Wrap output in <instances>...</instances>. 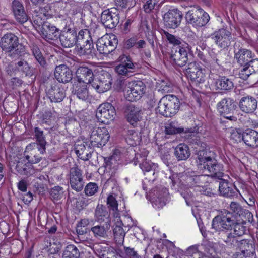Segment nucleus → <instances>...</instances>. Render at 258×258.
<instances>
[{
    "label": "nucleus",
    "mask_w": 258,
    "mask_h": 258,
    "mask_svg": "<svg viewBox=\"0 0 258 258\" xmlns=\"http://www.w3.org/2000/svg\"><path fill=\"white\" fill-rule=\"evenodd\" d=\"M253 57L252 52L248 49L240 48L235 53L234 58L241 66L247 65Z\"/></svg>",
    "instance_id": "c85d7f7f"
},
{
    "label": "nucleus",
    "mask_w": 258,
    "mask_h": 258,
    "mask_svg": "<svg viewBox=\"0 0 258 258\" xmlns=\"http://www.w3.org/2000/svg\"><path fill=\"white\" fill-rule=\"evenodd\" d=\"M213 84L216 90L221 91H230L234 87L233 81L226 76H219L214 79Z\"/></svg>",
    "instance_id": "cd10ccee"
},
{
    "label": "nucleus",
    "mask_w": 258,
    "mask_h": 258,
    "mask_svg": "<svg viewBox=\"0 0 258 258\" xmlns=\"http://www.w3.org/2000/svg\"><path fill=\"white\" fill-rule=\"evenodd\" d=\"M240 110L246 113H252L256 109L257 101L255 98L250 96L243 97L239 101Z\"/></svg>",
    "instance_id": "b1692460"
},
{
    "label": "nucleus",
    "mask_w": 258,
    "mask_h": 258,
    "mask_svg": "<svg viewBox=\"0 0 258 258\" xmlns=\"http://www.w3.org/2000/svg\"><path fill=\"white\" fill-rule=\"evenodd\" d=\"M63 258H79L80 252L74 245L67 246L63 252Z\"/></svg>",
    "instance_id": "37998d69"
},
{
    "label": "nucleus",
    "mask_w": 258,
    "mask_h": 258,
    "mask_svg": "<svg viewBox=\"0 0 258 258\" xmlns=\"http://www.w3.org/2000/svg\"><path fill=\"white\" fill-rule=\"evenodd\" d=\"M117 61L119 64L115 67V71L119 75L130 77L137 70V64L133 62L129 56L122 54L118 58Z\"/></svg>",
    "instance_id": "423d86ee"
},
{
    "label": "nucleus",
    "mask_w": 258,
    "mask_h": 258,
    "mask_svg": "<svg viewBox=\"0 0 258 258\" xmlns=\"http://www.w3.org/2000/svg\"><path fill=\"white\" fill-rule=\"evenodd\" d=\"M0 47L6 53L12 52L11 55L20 57L25 54V46L20 43L18 37L12 33H7L1 38Z\"/></svg>",
    "instance_id": "f03ea898"
},
{
    "label": "nucleus",
    "mask_w": 258,
    "mask_h": 258,
    "mask_svg": "<svg viewBox=\"0 0 258 258\" xmlns=\"http://www.w3.org/2000/svg\"><path fill=\"white\" fill-rule=\"evenodd\" d=\"M92 152V148L83 143L77 144L75 146L76 154L80 159L83 160H88L91 158Z\"/></svg>",
    "instance_id": "c756f323"
},
{
    "label": "nucleus",
    "mask_w": 258,
    "mask_h": 258,
    "mask_svg": "<svg viewBox=\"0 0 258 258\" xmlns=\"http://www.w3.org/2000/svg\"><path fill=\"white\" fill-rule=\"evenodd\" d=\"M198 169L203 173L210 174L211 178L220 180L219 191L220 194L227 198L237 196L238 190L232 183L223 179L224 174L221 165L215 158L213 152L209 150H200L198 152L196 159Z\"/></svg>",
    "instance_id": "f257e3e1"
},
{
    "label": "nucleus",
    "mask_w": 258,
    "mask_h": 258,
    "mask_svg": "<svg viewBox=\"0 0 258 258\" xmlns=\"http://www.w3.org/2000/svg\"><path fill=\"white\" fill-rule=\"evenodd\" d=\"M247 65L252 73H258V59H252Z\"/></svg>",
    "instance_id": "774afa93"
},
{
    "label": "nucleus",
    "mask_w": 258,
    "mask_h": 258,
    "mask_svg": "<svg viewBox=\"0 0 258 258\" xmlns=\"http://www.w3.org/2000/svg\"><path fill=\"white\" fill-rule=\"evenodd\" d=\"M113 234L116 243L118 244H123L125 232L120 225L115 226L113 229Z\"/></svg>",
    "instance_id": "a18cd8bd"
},
{
    "label": "nucleus",
    "mask_w": 258,
    "mask_h": 258,
    "mask_svg": "<svg viewBox=\"0 0 258 258\" xmlns=\"http://www.w3.org/2000/svg\"><path fill=\"white\" fill-rule=\"evenodd\" d=\"M55 79L60 83H67L73 79L72 70L66 64L57 66L54 71Z\"/></svg>",
    "instance_id": "4be33fe9"
},
{
    "label": "nucleus",
    "mask_w": 258,
    "mask_h": 258,
    "mask_svg": "<svg viewBox=\"0 0 258 258\" xmlns=\"http://www.w3.org/2000/svg\"><path fill=\"white\" fill-rule=\"evenodd\" d=\"M110 138L106 127H94L90 135V142L93 147H101L104 146Z\"/></svg>",
    "instance_id": "9d476101"
},
{
    "label": "nucleus",
    "mask_w": 258,
    "mask_h": 258,
    "mask_svg": "<svg viewBox=\"0 0 258 258\" xmlns=\"http://www.w3.org/2000/svg\"><path fill=\"white\" fill-rule=\"evenodd\" d=\"M199 67L196 64L195 62H190L188 64L187 68L185 69L186 75L190 78L192 77L193 74L196 73V72L199 69Z\"/></svg>",
    "instance_id": "bf43d9fd"
},
{
    "label": "nucleus",
    "mask_w": 258,
    "mask_h": 258,
    "mask_svg": "<svg viewBox=\"0 0 258 258\" xmlns=\"http://www.w3.org/2000/svg\"><path fill=\"white\" fill-rule=\"evenodd\" d=\"M235 108V102L230 98H224L217 104V109L220 115L233 121H236L237 119V117L233 115Z\"/></svg>",
    "instance_id": "6e6552de"
},
{
    "label": "nucleus",
    "mask_w": 258,
    "mask_h": 258,
    "mask_svg": "<svg viewBox=\"0 0 258 258\" xmlns=\"http://www.w3.org/2000/svg\"><path fill=\"white\" fill-rule=\"evenodd\" d=\"M101 21L105 27L109 29L115 28L119 22V15L117 10H106L101 16Z\"/></svg>",
    "instance_id": "dca6fc26"
},
{
    "label": "nucleus",
    "mask_w": 258,
    "mask_h": 258,
    "mask_svg": "<svg viewBox=\"0 0 258 258\" xmlns=\"http://www.w3.org/2000/svg\"><path fill=\"white\" fill-rule=\"evenodd\" d=\"M219 238L225 242L226 245L231 247L237 246L238 240L237 237L232 233L224 230H221L219 233Z\"/></svg>",
    "instance_id": "7c9ffc66"
},
{
    "label": "nucleus",
    "mask_w": 258,
    "mask_h": 258,
    "mask_svg": "<svg viewBox=\"0 0 258 258\" xmlns=\"http://www.w3.org/2000/svg\"><path fill=\"white\" fill-rule=\"evenodd\" d=\"M107 203L109 207L114 211L118 210V203L115 198L112 196L110 195L107 199Z\"/></svg>",
    "instance_id": "e2e57ef3"
},
{
    "label": "nucleus",
    "mask_w": 258,
    "mask_h": 258,
    "mask_svg": "<svg viewBox=\"0 0 258 258\" xmlns=\"http://www.w3.org/2000/svg\"><path fill=\"white\" fill-rule=\"evenodd\" d=\"M32 164L29 162L27 164H23L22 162L18 161L15 169L20 174L30 176L35 175L38 172Z\"/></svg>",
    "instance_id": "2f4dec72"
},
{
    "label": "nucleus",
    "mask_w": 258,
    "mask_h": 258,
    "mask_svg": "<svg viewBox=\"0 0 258 258\" xmlns=\"http://www.w3.org/2000/svg\"><path fill=\"white\" fill-rule=\"evenodd\" d=\"M125 140L128 145L135 146L140 143L141 136L134 130H129L126 135Z\"/></svg>",
    "instance_id": "c03bdc74"
},
{
    "label": "nucleus",
    "mask_w": 258,
    "mask_h": 258,
    "mask_svg": "<svg viewBox=\"0 0 258 258\" xmlns=\"http://www.w3.org/2000/svg\"><path fill=\"white\" fill-rule=\"evenodd\" d=\"M123 249L124 252L122 253V255H121L122 257L124 256L126 258H142L134 248L124 246Z\"/></svg>",
    "instance_id": "3c124183"
},
{
    "label": "nucleus",
    "mask_w": 258,
    "mask_h": 258,
    "mask_svg": "<svg viewBox=\"0 0 258 258\" xmlns=\"http://www.w3.org/2000/svg\"><path fill=\"white\" fill-rule=\"evenodd\" d=\"M166 37L169 43L174 46H182L183 44H186L178 37L175 36L167 32H164Z\"/></svg>",
    "instance_id": "09e8293b"
},
{
    "label": "nucleus",
    "mask_w": 258,
    "mask_h": 258,
    "mask_svg": "<svg viewBox=\"0 0 258 258\" xmlns=\"http://www.w3.org/2000/svg\"><path fill=\"white\" fill-rule=\"evenodd\" d=\"M15 68L26 76H32L33 75L32 68L25 59H21L17 62L15 64Z\"/></svg>",
    "instance_id": "a19ab883"
},
{
    "label": "nucleus",
    "mask_w": 258,
    "mask_h": 258,
    "mask_svg": "<svg viewBox=\"0 0 258 258\" xmlns=\"http://www.w3.org/2000/svg\"><path fill=\"white\" fill-rule=\"evenodd\" d=\"M118 45V39L114 34H106L97 41L96 46L100 54L108 55L114 51Z\"/></svg>",
    "instance_id": "39448f33"
},
{
    "label": "nucleus",
    "mask_w": 258,
    "mask_h": 258,
    "mask_svg": "<svg viewBox=\"0 0 258 258\" xmlns=\"http://www.w3.org/2000/svg\"><path fill=\"white\" fill-rule=\"evenodd\" d=\"M36 150H32L30 153L31 155H26L25 156L26 159L29 161V163L36 164L39 163L42 159V157L39 156L37 154Z\"/></svg>",
    "instance_id": "864d4df0"
},
{
    "label": "nucleus",
    "mask_w": 258,
    "mask_h": 258,
    "mask_svg": "<svg viewBox=\"0 0 258 258\" xmlns=\"http://www.w3.org/2000/svg\"><path fill=\"white\" fill-rule=\"evenodd\" d=\"M126 91V98L130 101H136L140 99L145 93L146 85L141 81H134L128 83Z\"/></svg>",
    "instance_id": "2eb2a0df"
},
{
    "label": "nucleus",
    "mask_w": 258,
    "mask_h": 258,
    "mask_svg": "<svg viewBox=\"0 0 258 258\" xmlns=\"http://www.w3.org/2000/svg\"><path fill=\"white\" fill-rule=\"evenodd\" d=\"M11 10L15 19L23 24L28 20V17L23 3L19 0H14L11 3Z\"/></svg>",
    "instance_id": "412c9836"
},
{
    "label": "nucleus",
    "mask_w": 258,
    "mask_h": 258,
    "mask_svg": "<svg viewBox=\"0 0 258 258\" xmlns=\"http://www.w3.org/2000/svg\"><path fill=\"white\" fill-rule=\"evenodd\" d=\"M174 155L178 161L186 160L190 155L188 146L184 143L179 144L174 149Z\"/></svg>",
    "instance_id": "72a5a7b5"
},
{
    "label": "nucleus",
    "mask_w": 258,
    "mask_h": 258,
    "mask_svg": "<svg viewBox=\"0 0 258 258\" xmlns=\"http://www.w3.org/2000/svg\"><path fill=\"white\" fill-rule=\"evenodd\" d=\"M116 115L114 107L109 103H104L99 105L96 111V117L98 122L108 123V120H113Z\"/></svg>",
    "instance_id": "9b49d317"
},
{
    "label": "nucleus",
    "mask_w": 258,
    "mask_h": 258,
    "mask_svg": "<svg viewBox=\"0 0 258 258\" xmlns=\"http://www.w3.org/2000/svg\"><path fill=\"white\" fill-rule=\"evenodd\" d=\"M211 38L216 45L222 49L228 48L230 46L232 39L231 33L224 28L215 31L211 35Z\"/></svg>",
    "instance_id": "f8f14e48"
},
{
    "label": "nucleus",
    "mask_w": 258,
    "mask_h": 258,
    "mask_svg": "<svg viewBox=\"0 0 258 258\" xmlns=\"http://www.w3.org/2000/svg\"><path fill=\"white\" fill-rule=\"evenodd\" d=\"M112 79L109 73L102 71L92 82V86L99 93L109 90L111 87Z\"/></svg>",
    "instance_id": "4468645a"
},
{
    "label": "nucleus",
    "mask_w": 258,
    "mask_h": 258,
    "mask_svg": "<svg viewBox=\"0 0 258 258\" xmlns=\"http://www.w3.org/2000/svg\"><path fill=\"white\" fill-rule=\"evenodd\" d=\"M62 46L69 48L76 44L77 33L73 30L68 29L63 31L58 37Z\"/></svg>",
    "instance_id": "a878e982"
},
{
    "label": "nucleus",
    "mask_w": 258,
    "mask_h": 258,
    "mask_svg": "<svg viewBox=\"0 0 258 258\" xmlns=\"http://www.w3.org/2000/svg\"><path fill=\"white\" fill-rule=\"evenodd\" d=\"M115 159L113 156L104 159V166L106 170L114 168L115 166H112V165L115 164Z\"/></svg>",
    "instance_id": "338daca9"
},
{
    "label": "nucleus",
    "mask_w": 258,
    "mask_h": 258,
    "mask_svg": "<svg viewBox=\"0 0 258 258\" xmlns=\"http://www.w3.org/2000/svg\"><path fill=\"white\" fill-rule=\"evenodd\" d=\"M196 73L193 74L192 77L190 79L192 81H196L198 83H202L205 81V75L203 73L201 69H199L196 72Z\"/></svg>",
    "instance_id": "13d9d810"
},
{
    "label": "nucleus",
    "mask_w": 258,
    "mask_h": 258,
    "mask_svg": "<svg viewBox=\"0 0 258 258\" xmlns=\"http://www.w3.org/2000/svg\"><path fill=\"white\" fill-rule=\"evenodd\" d=\"M63 194L64 191L62 187L58 186L52 188L50 191L51 199L56 201L62 199L64 196Z\"/></svg>",
    "instance_id": "8fccbe9b"
},
{
    "label": "nucleus",
    "mask_w": 258,
    "mask_h": 258,
    "mask_svg": "<svg viewBox=\"0 0 258 258\" xmlns=\"http://www.w3.org/2000/svg\"><path fill=\"white\" fill-rule=\"evenodd\" d=\"M153 194V206L156 208H162L166 204L168 199V192L163 187H157L152 191Z\"/></svg>",
    "instance_id": "aec40b11"
},
{
    "label": "nucleus",
    "mask_w": 258,
    "mask_h": 258,
    "mask_svg": "<svg viewBox=\"0 0 258 258\" xmlns=\"http://www.w3.org/2000/svg\"><path fill=\"white\" fill-rule=\"evenodd\" d=\"M76 74L78 83L92 84L94 80V74L92 70L85 66L79 67L76 72Z\"/></svg>",
    "instance_id": "5701e85b"
},
{
    "label": "nucleus",
    "mask_w": 258,
    "mask_h": 258,
    "mask_svg": "<svg viewBox=\"0 0 258 258\" xmlns=\"http://www.w3.org/2000/svg\"><path fill=\"white\" fill-rule=\"evenodd\" d=\"M94 217L95 220L100 223L105 221H108V223L109 222L108 220L109 214L107 211L106 208L102 204H98L96 207Z\"/></svg>",
    "instance_id": "c9c22d12"
},
{
    "label": "nucleus",
    "mask_w": 258,
    "mask_h": 258,
    "mask_svg": "<svg viewBox=\"0 0 258 258\" xmlns=\"http://www.w3.org/2000/svg\"><path fill=\"white\" fill-rule=\"evenodd\" d=\"M234 218L232 213L224 210L219 215L215 217L212 220V228L216 231L221 228L229 230L234 224Z\"/></svg>",
    "instance_id": "0eeeda50"
},
{
    "label": "nucleus",
    "mask_w": 258,
    "mask_h": 258,
    "mask_svg": "<svg viewBox=\"0 0 258 258\" xmlns=\"http://www.w3.org/2000/svg\"><path fill=\"white\" fill-rule=\"evenodd\" d=\"M242 140L247 146L252 148L258 147V132L254 130L248 129L243 132Z\"/></svg>",
    "instance_id": "bb28decb"
},
{
    "label": "nucleus",
    "mask_w": 258,
    "mask_h": 258,
    "mask_svg": "<svg viewBox=\"0 0 258 258\" xmlns=\"http://www.w3.org/2000/svg\"><path fill=\"white\" fill-rule=\"evenodd\" d=\"M230 209L232 211V212L239 216L242 215L244 211L245 210L238 203L234 202L231 203L230 205Z\"/></svg>",
    "instance_id": "6e6d98bb"
},
{
    "label": "nucleus",
    "mask_w": 258,
    "mask_h": 258,
    "mask_svg": "<svg viewBox=\"0 0 258 258\" xmlns=\"http://www.w3.org/2000/svg\"><path fill=\"white\" fill-rule=\"evenodd\" d=\"M237 246L241 249L242 252L246 253L247 254L255 252V246L252 241L247 239H243L238 241Z\"/></svg>",
    "instance_id": "79ce46f5"
},
{
    "label": "nucleus",
    "mask_w": 258,
    "mask_h": 258,
    "mask_svg": "<svg viewBox=\"0 0 258 258\" xmlns=\"http://www.w3.org/2000/svg\"><path fill=\"white\" fill-rule=\"evenodd\" d=\"M185 19L188 23L195 27H201L208 22L210 17L202 9L195 8L186 12Z\"/></svg>",
    "instance_id": "20e7f679"
},
{
    "label": "nucleus",
    "mask_w": 258,
    "mask_h": 258,
    "mask_svg": "<svg viewBox=\"0 0 258 258\" xmlns=\"http://www.w3.org/2000/svg\"><path fill=\"white\" fill-rule=\"evenodd\" d=\"M138 36H135L126 40L124 42V48L127 49H128L131 48L133 46H136V43H137V41L138 40Z\"/></svg>",
    "instance_id": "69168bd1"
},
{
    "label": "nucleus",
    "mask_w": 258,
    "mask_h": 258,
    "mask_svg": "<svg viewBox=\"0 0 258 258\" xmlns=\"http://www.w3.org/2000/svg\"><path fill=\"white\" fill-rule=\"evenodd\" d=\"M182 13L177 9L170 10L163 16L165 25L170 28H175L180 24Z\"/></svg>",
    "instance_id": "a211bd4d"
},
{
    "label": "nucleus",
    "mask_w": 258,
    "mask_h": 258,
    "mask_svg": "<svg viewBox=\"0 0 258 258\" xmlns=\"http://www.w3.org/2000/svg\"><path fill=\"white\" fill-rule=\"evenodd\" d=\"M33 21L37 25L42 26V33L46 39L53 40L58 38L60 34L58 29L54 26L51 25L50 23L43 22L41 19L39 22L38 19H36V18H34Z\"/></svg>",
    "instance_id": "6ab92c4d"
},
{
    "label": "nucleus",
    "mask_w": 258,
    "mask_h": 258,
    "mask_svg": "<svg viewBox=\"0 0 258 258\" xmlns=\"http://www.w3.org/2000/svg\"><path fill=\"white\" fill-rule=\"evenodd\" d=\"M234 229V234L236 236H241L244 235L246 230V227L243 223H236L233 225Z\"/></svg>",
    "instance_id": "5fc2aeb1"
},
{
    "label": "nucleus",
    "mask_w": 258,
    "mask_h": 258,
    "mask_svg": "<svg viewBox=\"0 0 258 258\" xmlns=\"http://www.w3.org/2000/svg\"><path fill=\"white\" fill-rule=\"evenodd\" d=\"M141 162L142 163H140V167L143 171L148 172L147 176H148L151 174L154 175L156 165L149 161H147L146 159L145 160L142 159Z\"/></svg>",
    "instance_id": "49530a36"
},
{
    "label": "nucleus",
    "mask_w": 258,
    "mask_h": 258,
    "mask_svg": "<svg viewBox=\"0 0 258 258\" xmlns=\"http://www.w3.org/2000/svg\"><path fill=\"white\" fill-rule=\"evenodd\" d=\"M46 95L51 102L59 103L66 97V92L63 87L56 85L46 91Z\"/></svg>",
    "instance_id": "393cba45"
},
{
    "label": "nucleus",
    "mask_w": 258,
    "mask_h": 258,
    "mask_svg": "<svg viewBox=\"0 0 258 258\" xmlns=\"http://www.w3.org/2000/svg\"><path fill=\"white\" fill-rule=\"evenodd\" d=\"M34 133L36 140L39 144L43 145V143H46L43 131L39 127H36L34 129Z\"/></svg>",
    "instance_id": "052dcab7"
},
{
    "label": "nucleus",
    "mask_w": 258,
    "mask_h": 258,
    "mask_svg": "<svg viewBox=\"0 0 258 258\" xmlns=\"http://www.w3.org/2000/svg\"><path fill=\"white\" fill-rule=\"evenodd\" d=\"M109 229V223L105 221V225H97L91 228L94 237L96 238H106L107 237V231Z\"/></svg>",
    "instance_id": "e433bc0d"
},
{
    "label": "nucleus",
    "mask_w": 258,
    "mask_h": 258,
    "mask_svg": "<svg viewBox=\"0 0 258 258\" xmlns=\"http://www.w3.org/2000/svg\"><path fill=\"white\" fill-rule=\"evenodd\" d=\"M180 105L179 100L175 95H165L160 99L156 111L163 116L171 117L177 112Z\"/></svg>",
    "instance_id": "7ed1b4c3"
},
{
    "label": "nucleus",
    "mask_w": 258,
    "mask_h": 258,
    "mask_svg": "<svg viewBox=\"0 0 258 258\" xmlns=\"http://www.w3.org/2000/svg\"><path fill=\"white\" fill-rule=\"evenodd\" d=\"M68 179L71 187L76 191H81L84 185L82 171L78 167H73L69 170Z\"/></svg>",
    "instance_id": "ddd939ff"
},
{
    "label": "nucleus",
    "mask_w": 258,
    "mask_h": 258,
    "mask_svg": "<svg viewBox=\"0 0 258 258\" xmlns=\"http://www.w3.org/2000/svg\"><path fill=\"white\" fill-rule=\"evenodd\" d=\"M200 249L201 250L200 255H201L202 258L212 257L216 253L213 244L208 241L205 242L200 245Z\"/></svg>",
    "instance_id": "ea45409f"
},
{
    "label": "nucleus",
    "mask_w": 258,
    "mask_h": 258,
    "mask_svg": "<svg viewBox=\"0 0 258 258\" xmlns=\"http://www.w3.org/2000/svg\"><path fill=\"white\" fill-rule=\"evenodd\" d=\"M157 2V0H147L143 6L144 11L146 13H150L154 9Z\"/></svg>",
    "instance_id": "680f3d73"
},
{
    "label": "nucleus",
    "mask_w": 258,
    "mask_h": 258,
    "mask_svg": "<svg viewBox=\"0 0 258 258\" xmlns=\"http://www.w3.org/2000/svg\"><path fill=\"white\" fill-rule=\"evenodd\" d=\"M243 66V68L239 71V76L241 79L246 80L252 73L251 72L250 69L248 65Z\"/></svg>",
    "instance_id": "4d7b16f0"
},
{
    "label": "nucleus",
    "mask_w": 258,
    "mask_h": 258,
    "mask_svg": "<svg viewBox=\"0 0 258 258\" xmlns=\"http://www.w3.org/2000/svg\"><path fill=\"white\" fill-rule=\"evenodd\" d=\"M88 84L78 83L74 88V95L81 100L88 101L91 96L87 88Z\"/></svg>",
    "instance_id": "473e14b6"
},
{
    "label": "nucleus",
    "mask_w": 258,
    "mask_h": 258,
    "mask_svg": "<svg viewBox=\"0 0 258 258\" xmlns=\"http://www.w3.org/2000/svg\"><path fill=\"white\" fill-rule=\"evenodd\" d=\"M209 176L211 177L210 174H209V175L203 174L194 175L187 178L186 179L187 183L190 186L203 187L207 183V179Z\"/></svg>",
    "instance_id": "58836bf2"
},
{
    "label": "nucleus",
    "mask_w": 258,
    "mask_h": 258,
    "mask_svg": "<svg viewBox=\"0 0 258 258\" xmlns=\"http://www.w3.org/2000/svg\"><path fill=\"white\" fill-rule=\"evenodd\" d=\"M192 130L186 129L179 126L178 122L176 121H172L166 124L165 128V133L166 135H173L176 134L192 133Z\"/></svg>",
    "instance_id": "f704fd0d"
},
{
    "label": "nucleus",
    "mask_w": 258,
    "mask_h": 258,
    "mask_svg": "<svg viewBox=\"0 0 258 258\" xmlns=\"http://www.w3.org/2000/svg\"><path fill=\"white\" fill-rule=\"evenodd\" d=\"M98 186L94 182H89L88 183L84 189L85 195L88 196L94 195L98 192Z\"/></svg>",
    "instance_id": "603ef678"
},
{
    "label": "nucleus",
    "mask_w": 258,
    "mask_h": 258,
    "mask_svg": "<svg viewBox=\"0 0 258 258\" xmlns=\"http://www.w3.org/2000/svg\"><path fill=\"white\" fill-rule=\"evenodd\" d=\"M190 49L191 46L185 44L173 49L170 56L171 62L177 66H185L188 61V52Z\"/></svg>",
    "instance_id": "1a4fd4ad"
},
{
    "label": "nucleus",
    "mask_w": 258,
    "mask_h": 258,
    "mask_svg": "<svg viewBox=\"0 0 258 258\" xmlns=\"http://www.w3.org/2000/svg\"><path fill=\"white\" fill-rule=\"evenodd\" d=\"M91 40H92V39L90 36V31L87 29L81 30L77 36L76 45L81 43H88Z\"/></svg>",
    "instance_id": "de8ad7c7"
},
{
    "label": "nucleus",
    "mask_w": 258,
    "mask_h": 258,
    "mask_svg": "<svg viewBox=\"0 0 258 258\" xmlns=\"http://www.w3.org/2000/svg\"><path fill=\"white\" fill-rule=\"evenodd\" d=\"M76 50L78 54L80 56H92L94 50L93 41L91 40L88 43H81L76 45Z\"/></svg>",
    "instance_id": "4c0bfd02"
},
{
    "label": "nucleus",
    "mask_w": 258,
    "mask_h": 258,
    "mask_svg": "<svg viewBox=\"0 0 258 258\" xmlns=\"http://www.w3.org/2000/svg\"><path fill=\"white\" fill-rule=\"evenodd\" d=\"M143 112L140 108L134 104L128 105L125 111V116L130 125L136 127L142 119Z\"/></svg>",
    "instance_id": "f3484780"
},
{
    "label": "nucleus",
    "mask_w": 258,
    "mask_h": 258,
    "mask_svg": "<svg viewBox=\"0 0 258 258\" xmlns=\"http://www.w3.org/2000/svg\"><path fill=\"white\" fill-rule=\"evenodd\" d=\"M230 139L234 143H238L241 142L242 140V135L237 130H232L231 132Z\"/></svg>",
    "instance_id": "0e129e2a"
}]
</instances>
